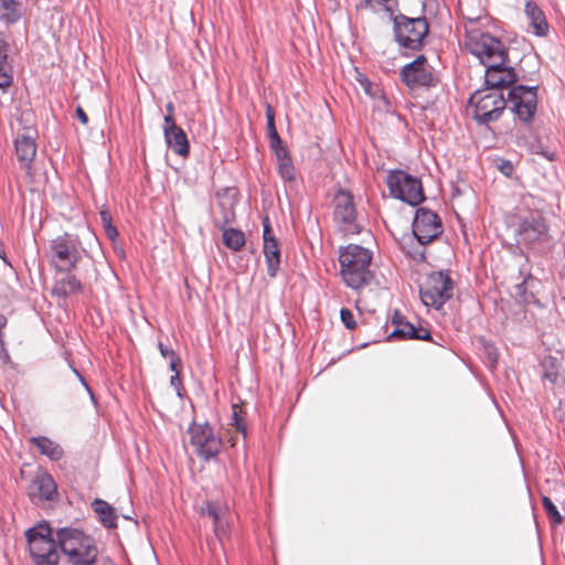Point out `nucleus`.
I'll use <instances>...</instances> for the list:
<instances>
[{"label": "nucleus", "instance_id": "nucleus-25", "mask_svg": "<svg viewBox=\"0 0 565 565\" xmlns=\"http://www.w3.org/2000/svg\"><path fill=\"white\" fill-rule=\"evenodd\" d=\"M92 509L98 515L99 522L106 529L117 527V514L115 509L103 499H95L92 502Z\"/></svg>", "mask_w": 565, "mask_h": 565}, {"label": "nucleus", "instance_id": "nucleus-33", "mask_svg": "<svg viewBox=\"0 0 565 565\" xmlns=\"http://www.w3.org/2000/svg\"><path fill=\"white\" fill-rule=\"evenodd\" d=\"M277 167H278V173L285 182H295L296 181L297 173H296V168L294 166L292 159L285 161V162H280L279 164H277Z\"/></svg>", "mask_w": 565, "mask_h": 565}, {"label": "nucleus", "instance_id": "nucleus-47", "mask_svg": "<svg viewBox=\"0 0 565 565\" xmlns=\"http://www.w3.org/2000/svg\"><path fill=\"white\" fill-rule=\"evenodd\" d=\"M182 367V361L181 358L177 354L170 358V370L177 374V372L180 373V369Z\"/></svg>", "mask_w": 565, "mask_h": 565}, {"label": "nucleus", "instance_id": "nucleus-44", "mask_svg": "<svg viewBox=\"0 0 565 565\" xmlns=\"http://www.w3.org/2000/svg\"><path fill=\"white\" fill-rule=\"evenodd\" d=\"M274 153H275V157H276V160H277V164H279L280 162H285V161H288V160L291 159L287 147L286 148H279L276 151H274Z\"/></svg>", "mask_w": 565, "mask_h": 565}, {"label": "nucleus", "instance_id": "nucleus-17", "mask_svg": "<svg viewBox=\"0 0 565 565\" xmlns=\"http://www.w3.org/2000/svg\"><path fill=\"white\" fill-rule=\"evenodd\" d=\"M399 339V340H423L433 341L431 333L428 329L422 326H415L409 321H405L401 327L394 328V330L387 337V340Z\"/></svg>", "mask_w": 565, "mask_h": 565}, {"label": "nucleus", "instance_id": "nucleus-46", "mask_svg": "<svg viewBox=\"0 0 565 565\" xmlns=\"http://www.w3.org/2000/svg\"><path fill=\"white\" fill-rule=\"evenodd\" d=\"M163 121H164L163 132L164 131H171V130H174L175 128L180 127V126H178L175 124V120H174L173 116L166 115L164 118H163Z\"/></svg>", "mask_w": 565, "mask_h": 565}, {"label": "nucleus", "instance_id": "nucleus-51", "mask_svg": "<svg viewBox=\"0 0 565 565\" xmlns=\"http://www.w3.org/2000/svg\"><path fill=\"white\" fill-rule=\"evenodd\" d=\"M8 320L6 316L0 313V351H4V341H3V333L2 329L7 326Z\"/></svg>", "mask_w": 565, "mask_h": 565}, {"label": "nucleus", "instance_id": "nucleus-32", "mask_svg": "<svg viewBox=\"0 0 565 565\" xmlns=\"http://www.w3.org/2000/svg\"><path fill=\"white\" fill-rule=\"evenodd\" d=\"M65 274V277L60 279L65 289L70 292V295L81 294L83 291V284L81 280L74 274H72V271Z\"/></svg>", "mask_w": 565, "mask_h": 565}, {"label": "nucleus", "instance_id": "nucleus-57", "mask_svg": "<svg viewBox=\"0 0 565 565\" xmlns=\"http://www.w3.org/2000/svg\"><path fill=\"white\" fill-rule=\"evenodd\" d=\"M512 247H513V254H515V255H518V256H521V255L519 254V249H516V248H515V245H513Z\"/></svg>", "mask_w": 565, "mask_h": 565}, {"label": "nucleus", "instance_id": "nucleus-38", "mask_svg": "<svg viewBox=\"0 0 565 565\" xmlns=\"http://www.w3.org/2000/svg\"><path fill=\"white\" fill-rule=\"evenodd\" d=\"M402 249L406 253L407 256H409L413 260L417 263H423L426 259L425 250L420 249L418 247L416 248H408L406 243L402 245Z\"/></svg>", "mask_w": 565, "mask_h": 565}, {"label": "nucleus", "instance_id": "nucleus-39", "mask_svg": "<svg viewBox=\"0 0 565 565\" xmlns=\"http://www.w3.org/2000/svg\"><path fill=\"white\" fill-rule=\"evenodd\" d=\"M340 318L342 323L349 330H354L356 327V322L354 320V316L352 311L348 308H342L340 310Z\"/></svg>", "mask_w": 565, "mask_h": 565}, {"label": "nucleus", "instance_id": "nucleus-20", "mask_svg": "<svg viewBox=\"0 0 565 565\" xmlns=\"http://www.w3.org/2000/svg\"><path fill=\"white\" fill-rule=\"evenodd\" d=\"M24 14V8L18 0H0V22L6 26L17 24Z\"/></svg>", "mask_w": 565, "mask_h": 565}, {"label": "nucleus", "instance_id": "nucleus-24", "mask_svg": "<svg viewBox=\"0 0 565 565\" xmlns=\"http://www.w3.org/2000/svg\"><path fill=\"white\" fill-rule=\"evenodd\" d=\"M30 443L36 447L41 455L49 457L53 461H57L64 456L63 448L49 437H31Z\"/></svg>", "mask_w": 565, "mask_h": 565}, {"label": "nucleus", "instance_id": "nucleus-11", "mask_svg": "<svg viewBox=\"0 0 565 565\" xmlns=\"http://www.w3.org/2000/svg\"><path fill=\"white\" fill-rule=\"evenodd\" d=\"M188 433L191 446L201 459L209 461L220 454L222 440L207 422L198 424L193 420L188 428Z\"/></svg>", "mask_w": 565, "mask_h": 565}, {"label": "nucleus", "instance_id": "nucleus-50", "mask_svg": "<svg viewBox=\"0 0 565 565\" xmlns=\"http://www.w3.org/2000/svg\"><path fill=\"white\" fill-rule=\"evenodd\" d=\"M269 146L273 151H276L279 148H286L282 139L280 136H277L276 138H273L269 140Z\"/></svg>", "mask_w": 565, "mask_h": 565}, {"label": "nucleus", "instance_id": "nucleus-34", "mask_svg": "<svg viewBox=\"0 0 565 565\" xmlns=\"http://www.w3.org/2000/svg\"><path fill=\"white\" fill-rule=\"evenodd\" d=\"M266 120H267V134L269 140L279 136L276 125H275V111L273 107L268 104L266 107Z\"/></svg>", "mask_w": 565, "mask_h": 565}, {"label": "nucleus", "instance_id": "nucleus-31", "mask_svg": "<svg viewBox=\"0 0 565 565\" xmlns=\"http://www.w3.org/2000/svg\"><path fill=\"white\" fill-rule=\"evenodd\" d=\"M231 425L236 428L238 433H241L244 438L247 436V429L245 425V419L243 416V411L241 406L233 404L232 406V418H231Z\"/></svg>", "mask_w": 565, "mask_h": 565}, {"label": "nucleus", "instance_id": "nucleus-18", "mask_svg": "<svg viewBox=\"0 0 565 565\" xmlns=\"http://www.w3.org/2000/svg\"><path fill=\"white\" fill-rule=\"evenodd\" d=\"M15 154L20 164L29 168L36 154L35 138L30 135H19L14 140Z\"/></svg>", "mask_w": 565, "mask_h": 565}, {"label": "nucleus", "instance_id": "nucleus-40", "mask_svg": "<svg viewBox=\"0 0 565 565\" xmlns=\"http://www.w3.org/2000/svg\"><path fill=\"white\" fill-rule=\"evenodd\" d=\"M483 351H484V354H486V356L488 359L489 364L491 366H494L497 364L498 356H499L498 350L494 347V344H492L490 342H486L483 344Z\"/></svg>", "mask_w": 565, "mask_h": 565}, {"label": "nucleus", "instance_id": "nucleus-8", "mask_svg": "<svg viewBox=\"0 0 565 565\" xmlns=\"http://www.w3.org/2000/svg\"><path fill=\"white\" fill-rule=\"evenodd\" d=\"M455 284L448 270L431 271L419 287V296L426 307L440 310L452 298Z\"/></svg>", "mask_w": 565, "mask_h": 565}, {"label": "nucleus", "instance_id": "nucleus-59", "mask_svg": "<svg viewBox=\"0 0 565 565\" xmlns=\"http://www.w3.org/2000/svg\"><path fill=\"white\" fill-rule=\"evenodd\" d=\"M4 33L2 31H0V36H2Z\"/></svg>", "mask_w": 565, "mask_h": 565}, {"label": "nucleus", "instance_id": "nucleus-28", "mask_svg": "<svg viewBox=\"0 0 565 565\" xmlns=\"http://www.w3.org/2000/svg\"><path fill=\"white\" fill-rule=\"evenodd\" d=\"M542 366L544 369L542 379L548 381L553 386L558 385L562 377L556 369V359L552 356L545 358L542 362Z\"/></svg>", "mask_w": 565, "mask_h": 565}, {"label": "nucleus", "instance_id": "nucleus-7", "mask_svg": "<svg viewBox=\"0 0 565 565\" xmlns=\"http://www.w3.org/2000/svg\"><path fill=\"white\" fill-rule=\"evenodd\" d=\"M393 22L394 39L401 47L419 51L424 46V40L428 35L429 24L425 17L409 18L405 14H394L391 7L386 6Z\"/></svg>", "mask_w": 565, "mask_h": 565}, {"label": "nucleus", "instance_id": "nucleus-6", "mask_svg": "<svg viewBox=\"0 0 565 565\" xmlns=\"http://www.w3.org/2000/svg\"><path fill=\"white\" fill-rule=\"evenodd\" d=\"M29 552L34 565H58L57 536L46 521H41L25 531Z\"/></svg>", "mask_w": 565, "mask_h": 565}, {"label": "nucleus", "instance_id": "nucleus-37", "mask_svg": "<svg viewBox=\"0 0 565 565\" xmlns=\"http://www.w3.org/2000/svg\"><path fill=\"white\" fill-rule=\"evenodd\" d=\"M263 241L264 244L268 245L271 243H278L267 216L263 220Z\"/></svg>", "mask_w": 565, "mask_h": 565}, {"label": "nucleus", "instance_id": "nucleus-29", "mask_svg": "<svg viewBox=\"0 0 565 565\" xmlns=\"http://www.w3.org/2000/svg\"><path fill=\"white\" fill-rule=\"evenodd\" d=\"M99 216L106 236L115 244L119 233L117 227L113 224V217L110 212L104 207L99 211Z\"/></svg>", "mask_w": 565, "mask_h": 565}, {"label": "nucleus", "instance_id": "nucleus-4", "mask_svg": "<svg viewBox=\"0 0 565 565\" xmlns=\"http://www.w3.org/2000/svg\"><path fill=\"white\" fill-rule=\"evenodd\" d=\"M61 552L67 556L72 565H95L98 558V547L93 536L75 527L56 530Z\"/></svg>", "mask_w": 565, "mask_h": 565}, {"label": "nucleus", "instance_id": "nucleus-19", "mask_svg": "<svg viewBox=\"0 0 565 565\" xmlns=\"http://www.w3.org/2000/svg\"><path fill=\"white\" fill-rule=\"evenodd\" d=\"M519 274L522 276V281L515 285V299L518 303L527 305L535 302L534 288L540 281L530 271L525 273L523 268H520Z\"/></svg>", "mask_w": 565, "mask_h": 565}, {"label": "nucleus", "instance_id": "nucleus-10", "mask_svg": "<svg viewBox=\"0 0 565 565\" xmlns=\"http://www.w3.org/2000/svg\"><path fill=\"white\" fill-rule=\"evenodd\" d=\"M467 47L484 66L499 60L509 61V51L504 43L488 32L471 34Z\"/></svg>", "mask_w": 565, "mask_h": 565}, {"label": "nucleus", "instance_id": "nucleus-53", "mask_svg": "<svg viewBox=\"0 0 565 565\" xmlns=\"http://www.w3.org/2000/svg\"><path fill=\"white\" fill-rule=\"evenodd\" d=\"M73 372H74V375H76L81 383L84 385V387L86 388V391L93 396V392H92V388L88 386V384L86 383V381L84 380L83 375L75 369V367H72Z\"/></svg>", "mask_w": 565, "mask_h": 565}, {"label": "nucleus", "instance_id": "nucleus-36", "mask_svg": "<svg viewBox=\"0 0 565 565\" xmlns=\"http://www.w3.org/2000/svg\"><path fill=\"white\" fill-rule=\"evenodd\" d=\"M495 168L505 177H512L514 166L510 160L498 158L494 161Z\"/></svg>", "mask_w": 565, "mask_h": 565}, {"label": "nucleus", "instance_id": "nucleus-5", "mask_svg": "<svg viewBox=\"0 0 565 565\" xmlns=\"http://www.w3.org/2000/svg\"><path fill=\"white\" fill-rule=\"evenodd\" d=\"M87 254L77 234L64 232L51 239L46 250L50 265L57 273L73 271Z\"/></svg>", "mask_w": 565, "mask_h": 565}, {"label": "nucleus", "instance_id": "nucleus-14", "mask_svg": "<svg viewBox=\"0 0 565 565\" xmlns=\"http://www.w3.org/2000/svg\"><path fill=\"white\" fill-rule=\"evenodd\" d=\"M508 62L499 60L486 66L483 89L492 92L508 87L512 88L520 79H527L526 76L521 77L514 67L508 66Z\"/></svg>", "mask_w": 565, "mask_h": 565}, {"label": "nucleus", "instance_id": "nucleus-45", "mask_svg": "<svg viewBox=\"0 0 565 565\" xmlns=\"http://www.w3.org/2000/svg\"><path fill=\"white\" fill-rule=\"evenodd\" d=\"M53 295L57 296L58 298L66 299L70 297V292L65 289V287L62 285V282L58 280L56 285L53 288Z\"/></svg>", "mask_w": 565, "mask_h": 565}, {"label": "nucleus", "instance_id": "nucleus-43", "mask_svg": "<svg viewBox=\"0 0 565 565\" xmlns=\"http://www.w3.org/2000/svg\"><path fill=\"white\" fill-rule=\"evenodd\" d=\"M532 148L535 153L543 156L547 160H555V153L548 149H545L542 143L534 145Z\"/></svg>", "mask_w": 565, "mask_h": 565}, {"label": "nucleus", "instance_id": "nucleus-2", "mask_svg": "<svg viewBox=\"0 0 565 565\" xmlns=\"http://www.w3.org/2000/svg\"><path fill=\"white\" fill-rule=\"evenodd\" d=\"M514 237L515 248L521 256H525L524 248L545 255L552 241L547 220L537 210L516 214Z\"/></svg>", "mask_w": 565, "mask_h": 565}, {"label": "nucleus", "instance_id": "nucleus-55", "mask_svg": "<svg viewBox=\"0 0 565 565\" xmlns=\"http://www.w3.org/2000/svg\"><path fill=\"white\" fill-rule=\"evenodd\" d=\"M361 84L365 87V90H369V87L371 86V83L367 78H364L363 81H360Z\"/></svg>", "mask_w": 565, "mask_h": 565}, {"label": "nucleus", "instance_id": "nucleus-49", "mask_svg": "<svg viewBox=\"0 0 565 565\" xmlns=\"http://www.w3.org/2000/svg\"><path fill=\"white\" fill-rule=\"evenodd\" d=\"M405 321H406L405 316L402 315L398 310H395V312H394V315L392 317V324H394L395 328H398Z\"/></svg>", "mask_w": 565, "mask_h": 565}, {"label": "nucleus", "instance_id": "nucleus-9", "mask_svg": "<svg viewBox=\"0 0 565 565\" xmlns=\"http://www.w3.org/2000/svg\"><path fill=\"white\" fill-rule=\"evenodd\" d=\"M386 184L394 199L411 206H418L426 199L420 179L403 170H391Z\"/></svg>", "mask_w": 565, "mask_h": 565}, {"label": "nucleus", "instance_id": "nucleus-26", "mask_svg": "<svg viewBox=\"0 0 565 565\" xmlns=\"http://www.w3.org/2000/svg\"><path fill=\"white\" fill-rule=\"evenodd\" d=\"M263 253L267 266V275L270 278H275L278 274L281 262V253L278 243H271L269 245L264 244Z\"/></svg>", "mask_w": 565, "mask_h": 565}, {"label": "nucleus", "instance_id": "nucleus-27", "mask_svg": "<svg viewBox=\"0 0 565 565\" xmlns=\"http://www.w3.org/2000/svg\"><path fill=\"white\" fill-rule=\"evenodd\" d=\"M223 243L227 248L239 250L245 245V235L233 227L223 231Z\"/></svg>", "mask_w": 565, "mask_h": 565}, {"label": "nucleus", "instance_id": "nucleus-23", "mask_svg": "<svg viewBox=\"0 0 565 565\" xmlns=\"http://www.w3.org/2000/svg\"><path fill=\"white\" fill-rule=\"evenodd\" d=\"M224 513V508L216 501H205L201 507V514L212 520L214 533L217 537L225 533V526L222 521Z\"/></svg>", "mask_w": 565, "mask_h": 565}, {"label": "nucleus", "instance_id": "nucleus-56", "mask_svg": "<svg viewBox=\"0 0 565 565\" xmlns=\"http://www.w3.org/2000/svg\"><path fill=\"white\" fill-rule=\"evenodd\" d=\"M115 250H116V253L119 255V257H121V258H124V257H125V250H124L122 248H119V249H118L117 247H115Z\"/></svg>", "mask_w": 565, "mask_h": 565}, {"label": "nucleus", "instance_id": "nucleus-42", "mask_svg": "<svg viewBox=\"0 0 565 565\" xmlns=\"http://www.w3.org/2000/svg\"><path fill=\"white\" fill-rule=\"evenodd\" d=\"M170 385L175 388L177 395L180 398H182L184 395V388L182 387V382H181L179 372H177V374H173L170 377Z\"/></svg>", "mask_w": 565, "mask_h": 565}, {"label": "nucleus", "instance_id": "nucleus-16", "mask_svg": "<svg viewBox=\"0 0 565 565\" xmlns=\"http://www.w3.org/2000/svg\"><path fill=\"white\" fill-rule=\"evenodd\" d=\"M28 495L35 504L54 501L57 498V487L52 476L49 473L36 476L28 486Z\"/></svg>", "mask_w": 565, "mask_h": 565}, {"label": "nucleus", "instance_id": "nucleus-58", "mask_svg": "<svg viewBox=\"0 0 565 565\" xmlns=\"http://www.w3.org/2000/svg\"><path fill=\"white\" fill-rule=\"evenodd\" d=\"M0 257L6 260L4 252L0 248Z\"/></svg>", "mask_w": 565, "mask_h": 565}, {"label": "nucleus", "instance_id": "nucleus-52", "mask_svg": "<svg viewBox=\"0 0 565 565\" xmlns=\"http://www.w3.org/2000/svg\"><path fill=\"white\" fill-rule=\"evenodd\" d=\"M76 117L83 125H86L88 122V116L79 106L76 108Z\"/></svg>", "mask_w": 565, "mask_h": 565}, {"label": "nucleus", "instance_id": "nucleus-41", "mask_svg": "<svg viewBox=\"0 0 565 565\" xmlns=\"http://www.w3.org/2000/svg\"><path fill=\"white\" fill-rule=\"evenodd\" d=\"M9 50L10 44L4 39L0 38V65L7 66L10 65L9 62Z\"/></svg>", "mask_w": 565, "mask_h": 565}, {"label": "nucleus", "instance_id": "nucleus-48", "mask_svg": "<svg viewBox=\"0 0 565 565\" xmlns=\"http://www.w3.org/2000/svg\"><path fill=\"white\" fill-rule=\"evenodd\" d=\"M158 349L163 358H172L173 355H177L174 350L168 348L162 342L158 343Z\"/></svg>", "mask_w": 565, "mask_h": 565}, {"label": "nucleus", "instance_id": "nucleus-1", "mask_svg": "<svg viewBox=\"0 0 565 565\" xmlns=\"http://www.w3.org/2000/svg\"><path fill=\"white\" fill-rule=\"evenodd\" d=\"M539 86L518 84L510 88L505 98L501 90L477 89L468 99L472 118L478 125L488 126L497 121L510 105V110L524 125H530L537 110Z\"/></svg>", "mask_w": 565, "mask_h": 565}, {"label": "nucleus", "instance_id": "nucleus-12", "mask_svg": "<svg viewBox=\"0 0 565 565\" xmlns=\"http://www.w3.org/2000/svg\"><path fill=\"white\" fill-rule=\"evenodd\" d=\"M443 232L444 226L439 215L427 207H418L412 224L413 237L408 239L412 245L415 238L420 246H425L437 239Z\"/></svg>", "mask_w": 565, "mask_h": 565}, {"label": "nucleus", "instance_id": "nucleus-35", "mask_svg": "<svg viewBox=\"0 0 565 565\" xmlns=\"http://www.w3.org/2000/svg\"><path fill=\"white\" fill-rule=\"evenodd\" d=\"M13 83L12 66L0 65V89H8Z\"/></svg>", "mask_w": 565, "mask_h": 565}, {"label": "nucleus", "instance_id": "nucleus-21", "mask_svg": "<svg viewBox=\"0 0 565 565\" xmlns=\"http://www.w3.org/2000/svg\"><path fill=\"white\" fill-rule=\"evenodd\" d=\"M525 13L529 19V25L533 28V33L537 36H545L548 32V23L543 11L532 1L525 4Z\"/></svg>", "mask_w": 565, "mask_h": 565}, {"label": "nucleus", "instance_id": "nucleus-13", "mask_svg": "<svg viewBox=\"0 0 565 565\" xmlns=\"http://www.w3.org/2000/svg\"><path fill=\"white\" fill-rule=\"evenodd\" d=\"M401 81L411 89L418 87H435L439 78L427 63L425 55H418L414 61L403 66L399 73Z\"/></svg>", "mask_w": 565, "mask_h": 565}, {"label": "nucleus", "instance_id": "nucleus-22", "mask_svg": "<svg viewBox=\"0 0 565 565\" xmlns=\"http://www.w3.org/2000/svg\"><path fill=\"white\" fill-rule=\"evenodd\" d=\"M164 139L168 147L181 157H188L190 145L185 131L179 127L171 131H164Z\"/></svg>", "mask_w": 565, "mask_h": 565}, {"label": "nucleus", "instance_id": "nucleus-15", "mask_svg": "<svg viewBox=\"0 0 565 565\" xmlns=\"http://www.w3.org/2000/svg\"><path fill=\"white\" fill-rule=\"evenodd\" d=\"M333 217L337 223L345 225L344 230L351 234H359L362 227L355 223L356 209L353 195L349 190L339 189L334 195Z\"/></svg>", "mask_w": 565, "mask_h": 565}, {"label": "nucleus", "instance_id": "nucleus-3", "mask_svg": "<svg viewBox=\"0 0 565 565\" xmlns=\"http://www.w3.org/2000/svg\"><path fill=\"white\" fill-rule=\"evenodd\" d=\"M373 253L360 245L349 244L340 248V273L345 285L354 290L370 286L374 274L370 269Z\"/></svg>", "mask_w": 565, "mask_h": 565}, {"label": "nucleus", "instance_id": "nucleus-30", "mask_svg": "<svg viewBox=\"0 0 565 565\" xmlns=\"http://www.w3.org/2000/svg\"><path fill=\"white\" fill-rule=\"evenodd\" d=\"M542 505L548 516V519L555 524L559 525L563 523V515L557 510L556 505L547 495H542Z\"/></svg>", "mask_w": 565, "mask_h": 565}, {"label": "nucleus", "instance_id": "nucleus-54", "mask_svg": "<svg viewBox=\"0 0 565 565\" xmlns=\"http://www.w3.org/2000/svg\"><path fill=\"white\" fill-rule=\"evenodd\" d=\"M166 110H167V115H170V116H173V113H174V105L172 102H169L167 105H166Z\"/></svg>", "mask_w": 565, "mask_h": 565}]
</instances>
